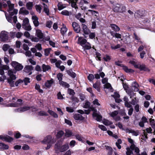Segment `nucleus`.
Masks as SVG:
<instances>
[{
	"mask_svg": "<svg viewBox=\"0 0 155 155\" xmlns=\"http://www.w3.org/2000/svg\"><path fill=\"white\" fill-rule=\"evenodd\" d=\"M18 10H7V12H4L7 21L9 22L12 23L13 20L14 23H16L17 21V17L14 15L12 17V16L17 13Z\"/></svg>",
	"mask_w": 155,
	"mask_h": 155,
	"instance_id": "1",
	"label": "nucleus"
},
{
	"mask_svg": "<svg viewBox=\"0 0 155 155\" xmlns=\"http://www.w3.org/2000/svg\"><path fill=\"white\" fill-rule=\"evenodd\" d=\"M56 141L55 138L51 135H48L45 137L41 142L47 145V147H45V149L47 150L50 148Z\"/></svg>",
	"mask_w": 155,
	"mask_h": 155,
	"instance_id": "2",
	"label": "nucleus"
},
{
	"mask_svg": "<svg viewBox=\"0 0 155 155\" xmlns=\"http://www.w3.org/2000/svg\"><path fill=\"white\" fill-rule=\"evenodd\" d=\"M128 140L131 143V145L130 148L127 147L126 149L127 152H126L127 155H131L132 153V150H134L135 153L140 152V150L139 148L136 147L134 143L133 140L130 138H128Z\"/></svg>",
	"mask_w": 155,
	"mask_h": 155,
	"instance_id": "3",
	"label": "nucleus"
},
{
	"mask_svg": "<svg viewBox=\"0 0 155 155\" xmlns=\"http://www.w3.org/2000/svg\"><path fill=\"white\" fill-rule=\"evenodd\" d=\"M54 148L56 151L59 150L61 152H63L67 150L69 147L68 144H66L60 147L58 143H56L55 145Z\"/></svg>",
	"mask_w": 155,
	"mask_h": 155,
	"instance_id": "4",
	"label": "nucleus"
},
{
	"mask_svg": "<svg viewBox=\"0 0 155 155\" xmlns=\"http://www.w3.org/2000/svg\"><path fill=\"white\" fill-rule=\"evenodd\" d=\"M9 37V33L5 31H2L0 33V40L2 41H5L8 40Z\"/></svg>",
	"mask_w": 155,
	"mask_h": 155,
	"instance_id": "5",
	"label": "nucleus"
},
{
	"mask_svg": "<svg viewBox=\"0 0 155 155\" xmlns=\"http://www.w3.org/2000/svg\"><path fill=\"white\" fill-rule=\"evenodd\" d=\"M11 65L15 70L16 71H21L23 68V66L21 64L16 61H12Z\"/></svg>",
	"mask_w": 155,
	"mask_h": 155,
	"instance_id": "6",
	"label": "nucleus"
},
{
	"mask_svg": "<svg viewBox=\"0 0 155 155\" xmlns=\"http://www.w3.org/2000/svg\"><path fill=\"white\" fill-rule=\"evenodd\" d=\"M143 133L142 135L141 139L143 140H146L147 139V133L150 134L152 133V129L150 127L147 128L146 130H143Z\"/></svg>",
	"mask_w": 155,
	"mask_h": 155,
	"instance_id": "7",
	"label": "nucleus"
},
{
	"mask_svg": "<svg viewBox=\"0 0 155 155\" xmlns=\"http://www.w3.org/2000/svg\"><path fill=\"white\" fill-rule=\"evenodd\" d=\"M113 10H124L126 9V7L123 5L119 3H114L113 4L112 6Z\"/></svg>",
	"mask_w": 155,
	"mask_h": 155,
	"instance_id": "8",
	"label": "nucleus"
},
{
	"mask_svg": "<svg viewBox=\"0 0 155 155\" xmlns=\"http://www.w3.org/2000/svg\"><path fill=\"white\" fill-rule=\"evenodd\" d=\"M0 140H1L4 141H5L8 142H11L12 141L13 139L12 138L9 137L7 135H0Z\"/></svg>",
	"mask_w": 155,
	"mask_h": 155,
	"instance_id": "9",
	"label": "nucleus"
},
{
	"mask_svg": "<svg viewBox=\"0 0 155 155\" xmlns=\"http://www.w3.org/2000/svg\"><path fill=\"white\" fill-rule=\"evenodd\" d=\"M34 68L31 65H27L25 67L24 71L28 75H31L32 73V71L33 70Z\"/></svg>",
	"mask_w": 155,
	"mask_h": 155,
	"instance_id": "10",
	"label": "nucleus"
},
{
	"mask_svg": "<svg viewBox=\"0 0 155 155\" xmlns=\"http://www.w3.org/2000/svg\"><path fill=\"white\" fill-rule=\"evenodd\" d=\"M102 122L106 126H110V127L111 128L114 129L115 128L114 125H113V122L109 120L104 119L103 120Z\"/></svg>",
	"mask_w": 155,
	"mask_h": 155,
	"instance_id": "11",
	"label": "nucleus"
},
{
	"mask_svg": "<svg viewBox=\"0 0 155 155\" xmlns=\"http://www.w3.org/2000/svg\"><path fill=\"white\" fill-rule=\"evenodd\" d=\"M118 112L117 111L115 110L113 112H110L109 114L111 117L116 121L119 120H120V117L119 116H117L118 114Z\"/></svg>",
	"mask_w": 155,
	"mask_h": 155,
	"instance_id": "12",
	"label": "nucleus"
},
{
	"mask_svg": "<svg viewBox=\"0 0 155 155\" xmlns=\"http://www.w3.org/2000/svg\"><path fill=\"white\" fill-rule=\"evenodd\" d=\"M81 26L82 28V31L84 33L83 35L86 38L85 35H88L90 33V31L87 28V26L84 24L82 25Z\"/></svg>",
	"mask_w": 155,
	"mask_h": 155,
	"instance_id": "13",
	"label": "nucleus"
},
{
	"mask_svg": "<svg viewBox=\"0 0 155 155\" xmlns=\"http://www.w3.org/2000/svg\"><path fill=\"white\" fill-rule=\"evenodd\" d=\"M125 130L127 133H131L133 136H137L139 134V131L138 130H134L131 129L127 128Z\"/></svg>",
	"mask_w": 155,
	"mask_h": 155,
	"instance_id": "14",
	"label": "nucleus"
},
{
	"mask_svg": "<svg viewBox=\"0 0 155 155\" xmlns=\"http://www.w3.org/2000/svg\"><path fill=\"white\" fill-rule=\"evenodd\" d=\"M77 37H78V43L80 44V45L83 47L87 43V40L83 38L82 37H79L78 36H77Z\"/></svg>",
	"mask_w": 155,
	"mask_h": 155,
	"instance_id": "15",
	"label": "nucleus"
},
{
	"mask_svg": "<svg viewBox=\"0 0 155 155\" xmlns=\"http://www.w3.org/2000/svg\"><path fill=\"white\" fill-rule=\"evenodd\" d=\"M30 107H29L25 106L18 108L15 110V111L16 112L21 113L29 110Z\"/></svg>",
	"mask_w": 155,
	"mask_h": 155,
	"instance_id": "16",
	"label": "nucleus"
},
{
	"mask_svg": "<svg viewBox=\"0 0 155 155\" xmlns=\"http://www.w3.org/2000/svg\"><path fill=\"white\" fill-rule=\"evenodd\" d=\"M72 26L75 32L77 33L80 32V28L78 24L75 22H74L72 23Z\"/></svg>",
	"mask_w": 155,
	"mask_h": 155,
	"instance_id": "17",
	"label": "nucleus"
},
{
	"mask_svg": "<svg viewBox=\"0 0 155 155\" xmlns=\"http://www.w3.org/2000/svg\"><path fill=\"white\" fill-rule=\"evenodd\" d=\"M93 116L97 121H100L102 120V117L100 114H98L97 112V110L94 112L93 114Z\"/></svg>",
	"mask_w": 155,
	"mask_h": 155,
	"instance_id": "18",
	"label": "nucleus"
},
{
	"mask_svg": "<svg viewBox=\"0 0 155 155\" xmlns=\"http://www.w3.org/2000/svg\"><path fill=\"white\" fill-rule=\"evenodd\" d=\"M2 68H0V74L1 75H5V73L4 70H8L9 68L8 66L4 65L2 66Z\"/></svg>",
	"mask_w": 155,
	"mask_h": 155,
	"instance_id": "19",
	"label": "nucleus"
},
{
	"mask_svg": "<svg viewBox=\"0 0 155 155\" xmlns=\"http://www.w3.org/2000/svg\"><path fill=\"white\" fill-rule=\"evenodd\" d=\"M8 74L9 77V78L8 79L12 80H15L16 79V77L15 75L14 74L13 71L12 70H9L8 71Z\"/></svg>",
	"mask_w": 155,
	"mask_h": 155,
	"instance_id": "20",
	"label": "nucleus"
},
{
	"mask_svg": "<svg viewBox=\"0 0 155 155\" xmlns=\"http://www.w3.org/2000/svg\"><path fill=\"white\" fill-rule=\"evenodd\" d=\"M22 100L21 99H18L17 102L15 103H12L11 104L10 106L13 107H19L21 106L22 104Z\"/></svg>",
	"mask_w": 155,
	"mask_h": 155,
	"instance_id": "21",
	"label": "nucleus"
},
{
	"mask_svg": "<svg viewBox=\"0 0 155 155\" xmlns=\"http://www.w3.org/2000/svg\"><path fill=\"white\" fill-rule=\"evenodd\" d=\"M137 68L139 69L140 71H149V70L146 67L145 65L140 64H139L138 67Z\"/></svg>",
	"mask_w": 155,
	"mask_h": 155,
	"instance_id": "22",
	"label": "nucleus"
},
{
	"mask_svg": "<svg viewBox=\"0 0 155 155\" xmlns=\"http://www.w3.org/2000/svg\"><path fill=\"white\" fill-rule=\"evenodd\" d=\"M35 35L39 39H42L43 38V34L40 30H36Z\"/></svg>",
	"mask_w": 155,
	"mask_h": 155,
	"instance_id": "23",
	"label": "nucleus"
},
{
	"mask_svg": "<svg viewBox=\"0 0 155 155\" xmlns=\"http://www.w3.org/2000/svg\"><path fill=\"white\" fill-rule=\"evenodd\" d=\"M54 82V81L53 79L48 80L45 83V86L49 88L51 86Z\"/></svg>",
	"mask_w": 155,
	"mask_h": 155,
	"instance_id": "24",
	"label": "nucleus"
},
{
	"mask_svg": "<svg viewBox=\"0 0 155 155\" xmlns=\"http://www.w3.org/2000/svg\"><path fill=\"white\" fill-rule=\"evenodd\" d=\"M32 19L35 26L36 27L38 26L39 25L38 18L35 16H33L32 17Z\"/></svg>",
	"mask_w": 155,
	"mask_h": 155,
	"instance_id": "25",
	"label": "nucleus"
},
{
	"mask_svg": "<svg viewBox=\"0 0 155 155\" xmlns=\"http://www.w3.org/2000/svg\"><path fill=\"white\" fill-rule=\"evenodd\" d=\"M74 119L76 120H83L84 119L83 117L81 114H75L74 116Z\"/></svg>",
	"mask_w": 155,
	"mask_h": 155,
	"instance_id": "26",
	"label": "nucleus"
},
{
	"mask_svg": "<svg viewBox=\"0 0 155 155\" xmlns=\"http://www.w3.org/2000/svg\"><path fill=\"white\" fill-rule=\"evenodd\" d=\"M57 6L58 10H62L66 8L67 5L66 4H63L61 2H60L58 3Z\"/></svg>",
	"mask_w": 155,
	"mask_h": 155,
	"instance_id": "27",
	"label": "nucleus"
},
{
	"mask_svg": "<svg viewBox=\"0 0 155 155\" xmlns=\"http://www.w3.org/2000/svg\"><path fill=\"white\" fill-rule=\"evenodd\" d=\"M138 84L136 82H134L132 84V87L135 91H137L139 90Z\"/></svg>",
	"mask_w": 155,
	"mask_h": 155,
	"instance_id": "28",
	"label": "nucleus"
},
{
	"mask_svg": "<svg viewBox=\"0 0 155 155\" xmlns=\"http://www.w3.org/2000/svg\"><path fill=\"white\" fill-rule=\"evenodd\" d=\"M42 68L43 72H46L51 69L50 66L48 65L43 64L42 66Z\"/></svg>",
	"mask_w": 155,
	"mask_h": 155,
	"instance_id": "29",
	"label": "nucleus"
},
{
	"mask_svg": "<svg viewBox=\"0 0 155 155\" xmlns=\"http://www.w3.org/2000/svg\"><path fill=\"white\" fill-rule=\"evenodd\" d=\"M8 146L3 143L0 142V149L3 150H7L8 149Z\"/></svg>",
	"mask_w": 155,
	"mask_h": 155,
	"instance_id": "30",
	"label": "nucleus"
},
{
	"mask_svg": "<svg viewBox=\"0 0 155 155\" xmlns=\"http://www.w3.org/2000/svg\"><path fill=\"white\" fill-rule=\"evenodd\" d=\"M129 63L132 64L135 68H137L138 67L139 63H137V61L134 60H131L130 61Z\"/></svg>",
	"mask_w": 155,
	"mask_h": 155,
	"instance_id": "31",
	"label": "nucleus"
},
{
	"mask_svg": "<svg viewBox=\"0 0 155 155\" xmlns=\"http://www.w3.org/2000/svg\"><path fill=\"white\" fill-rule=\"evenodd\" d=\"M110 27L114 30L116 31H119L120 30V28L115 24H111Z\"/></svg>",
	"mask_w": 155,
	"mask_h": 155,
	"instance_id": "32",
	"label": "nucleus"
},
{
	"mask_svg": "<svg viewBox=\"0 0 155 155\" xmlns=\"http://www.w3.org/2000/svg\"><path fill=\"white\" fill-rule=\"evenodd\" d=\"M123 68V70L127 73H133L134 71L133 70L128 68L126 66H124Z\"/></svg>",
	"mask_w": 155,
	"mask_h": 155,
	"instance_id": "33",
	"label": "nucleus"
},
{
	"mask_svg": "<svg viewBox=\"0 0 155 155\" xmlns=\"http://www.w3.org/2000/svg\"><path fill=\"white\" fill-rule=\"evenodd\" d=\"M48 112L54 118H57L58 117V114L53 111L50 110H48Z\"/></svg>",
	"mask_w": 155,
	"mask_h": 155,
	"instance_id": "34",
	"label": "nucleus"
},
{
	"mask_svg": "<svg viewBox=\"0 0 155 155\" xmlns=\"http://www.w3.org/2000/svg\"><path fill=\"white\" fill-rule=\"evenodd\" d=\"M100 83L98 82H96L93 84V87L96 89L99 92L100 90Z\"/></svg>",
	"mask_w": 155,
	"mask_h": 155,
	"instance_id": "35",
	"label": "nucleus"
},
{
	"mask_svg": "<svg viewBox=\"0 0 155 155\" xmlns=\"http://www.w3.org/2000/svg\"><path fill=\"white\" fill-rule=\"evenodd\" d=\"M7 5L9 7V10H13L14 8V5L11 3L10 1H8L7 2Z\"/></svg>",
	"mask_w": 155,
	"mask_h": 155,
	"instance_id": "36",
	"label": "nucleus"
},
{
	"mask_svg": "<svg viewBox=\"0 0 155 155\" xmlns=\"http://www.w3.org/2000/svg\"><path fill=\"white\" fill-rule=\"evenodd\" d=\"M65 135L68 137H70L72 136H74V135H73V133L71 131L68 130H65Z\"/></svg>",
	"mask_w": 155,
	"mask_h": 155,
	"instance_id": "37",
	"label": "nucleus"
},
{
	"mask_svg": "<svg viewBox=\"0 0 155 155\" xmlns=\"http://www.w3.org/2000/svg\"><path fill=\"white\" fill-rule=\"evenodd\" d=\"M150 125L154 129V132H155V120L154 119L152 118H150Z\"/></svg>",
	"mask_w": 155,
	"mask_h": 155,
	"instance_id": "38",
	"label": "nucleus"
},
{
	"mask_svg": "<svg viewBox=\"0 0 155 155\" xmlns=\"http://www.w3.org/2000/svg\"><path fill=\"white\" fill-rule=\"evenodd\" d=\"M83 48L84 49L89 50L91 48V44L89 42H87V43L83 46Z\"/></svg>",
	"mask_w": 155,
	"mask_h": 155,
	"instance_id": "39",
	"label": "nucleus"
},
{
	"mask_svg": "<svg viewBox=\"0 0 155 155\" xmlns=\"http://www.w3.org/2000/svg\"><path fill=\"white\" fill-rule=\"evenodd\" d=\"M59 84L62 86L68 88L69 87V85L66 82H64L63 81H60Z\"/></svg>",
	"mask_w": 155,
	"mask_h": 155,
	"instance_id": "40",
	"label": "nucleus"
},
{
	"mask_svg": "<svg viewBox=\"0 0 155 155\" xmlns=\"http://www.w3.org/2000/svg\"><path fill=\"white\" fill-rule=\"evenodd\" d=\"M67 72L68 74L73 78H75L76 76L74 72H72L71 71L67 70Z\"/></svg>",
	"mask_w": 155,
	"mask_h": 155,
	"instance_id": "41",
	"label": "nucleus"
},
{
	"mask_svg": "<svg viewBox=\"0 0 155 155\" xmlns=\"http://www.w3.org/2000/svg\"><path fill=\"white\" fill-rule=\"evenodd\" d=\"M111 96L114 98L116 102H117V100L116 99V98H119L120 97L119 94L115 92L114 94L111 95ZM120 101V100H119L117 102H119Z\"/></svg>",
	"mask_w": 155,
	"mask_h": 155,
	"instance_id": "42",
	"label": "nucleus"
},
{
	"mask_svg": "<svg viewBox=\"0 0 155 155\" xmlns=\"http://www.w3.org/2000/svg\"><path fill=\"white\" fill-rule=\"evenodd\" d=\"M67 28L66 27L63 25V27L61 29V33L62 35H64L67 32Z\"/></svg>",
	"mask_w": 155,
	"mask_h": 155,
	"instance_id": "43",
	"label": "nucleus"
},
{
	"mask_svg": "<svg viewBox=\"0 0 155 155\" xmlns=\"http://www.w3.org/2000/svg\"><path fill=\"white\" fill-rule=\"evenodd\" d=\"M30 39L32 41L35 42H38L39 40V39L38 37L37 38L34 36H31L30 38Z\"/></svg>",
	"mask_w": 155,
	"mask_h": 155,
	"instance_id": "44",
	"label": "nucleus"
},
{
	"mask_svg": "<svg viewBox=\"0 0 155 155\" xmlns=\"http://www.w3.org/2000/svg\"><path fill=\"white\" fill-rule=\"evenodd\" d=\"M26 7L28 10H31L33 7V4L32 2H29L26 4Z\"/></svg>",
	"mask_w": 155,
	"mask_h": 155,
	"instance_id": "45",
	"label": "nucleus"
},
{
	"mask_svg": "<svg viewBox=\"0 0 155 155\" xmlns=\"http://www.w3.org/2000/svg\"><path fill=\"white\" fill-rule=\"evenodd\" d=\"M63 77V74L62 73H59L57 74V77L59 81V82H60V81H62Z\"/></svg>",
	"mask_w": 155,
	"mask_h": 155,
	"instance_id": "46",
	"label": "nucleus"
},
{
	"mask_svg": "<svg viewBox=\"0 0 155 155\" xmlns=\"http://www.w3.org/2000/svg\"><path fill=\"white\" fill-rule=\"evenodd\" d=\"M8 82L11 87H13L14 86V82L13 81L14 80L10 79H8Z\"/></svg>",
	"mask_w": 155,
	"mask_h": 155,
	"instance_id": "47",
	"label": "nucleus"
},
{
	"mask_svg": "<svg viewBox=\"0 0 155 155\" xmlns=\"http://www.w3.org/2000/svg\"><path fill=\"white\" fill-rule=\"evenodd\" d=\"M51 48H48L45 49V54L46 56H48L49 55L51 51Z\"/></svg>",
	"mask_w": 155,
	"mask_h": 155,
	"instance_id": "48",
	"label": "nucleus"
},
{
	"mask_svg": "<svg viewBox=\"0 0 155 155\" xmlns=\"http://www.w3.org/2000/svg\"><path fill=\"white\" fill-rule=\"evenodd\" d=\"M122 143L121 140L120 139H118L117 140V142L116 143V144L118 148L119 149H120L121 148V146L120 145V144H121Z\"/></svg>",
	"mask_w": 155,
	"mask_h": 155,
	"instance_id": "49",
	"label": "nucleus"
},
{
	"mask_svg": "<svg viewBox=\"0 0 155 155\" xmlns=\"http://www.w3.org/2000/svg\"><path fill=\"white\" fill-rule=\"evenodd\" d=\"M61 14L63 15L68 16L71 15V13L67 10H63L61 12Z\"/></svg>",
	"mask_w": 155,
	"mask_h": 155,
	"instance_id": "50",
	"label": "nucleus"
},
{
	"mask_svg": "<svg viewBox=\"0 0 155 155\" xmlns=\"http://www.w3.org/2000/svg\"><path fill=\"white\" fill-rule=\"evenodd\" d=\"M29 20L27 18H25L23 21V23L22 24V27L29 24Z\"/></svg>",
	"mask_w": 155,
	"mask_h": 155,
	"instance_id": "51",
	"label": "nucleus"
},
{
	"mask_svg": "<svg viewBox=\"0 0 155 155\" xmlns=\"http://www.w3.org/2000/svg\"><path fill=\"white\" fill-rule=\"evenodd\" d=\"M64 132L62 131H60L56 135L57 137L58 138H60L64 134Z\"/></svg>",
	"mask_w": 155,
	"mask_h": 155,
	"instance_id": "52",
	"label": "nucleus"
},
{
	"mask_svg": "<svg viewBox=\"0 0 155 155\" xmlns=\"http://www.w3.org/2000/svg\"><path fill=\"white\" fill-rule=\"evenodd\" d=\"M22 27L25 30L27 31H29L31 30V26L29 24L25 25Z\"/></svg>",
	"mask_w": 155,
	"mask_h": 155,
	"instance_id": "53",
	"label": "nucleus"
},
{
	"mask_svg": "<svg viewBox=\"0 0 155 155\" xmlns=\"http://www.w3.org/2000/svg\"><path fill=\"white\" fill-rule=\"evenodd\" d=\"M103 58L104 61L107 62L110 61L111 59L110 57L107 55H106L104 56L103 57Z\"/></svg>",
	"mask_w": 155,
	"mask_h": 155,
	"instance_id": "54",
	"label": "nucleus"
},
{
	"mask_svg": "<svg viewBox=\"0 0 155 155\" xmlns=\"http://www.w3.org/2000/svg\"><path fill=\"white\" fill-rule=\"evenodd\" d=\"M71 7L75 9L78 8L76 4V2H74L72 1H71Z\"/></svg>",
	"mask_w": 155,
	"mask_h": 155,
	"instance_id": "55",
	"label": "nucleus"
},
{
	"mask_svg": "<svg viewBox=\"0 0 155 155\" xmlns=\"http://www.w3.org/2000/svg\"><path fill=\"white\" fill-rule=\"evenodd\" d=\"M138 100L135 97L131 101V104L132 105H134L138 103Z\"/></svg>",
	"mask_w": 155,
	"mask_h": 155,
	"instance_id": "56",
	"label": "nucleus"
},
{
	"mask_svg": "<svg viewBox=\"0 0 155 155\" xmlns=\"http://www.w3.org/2000/svg\"><path fill=\"white\" fill-rule=\"evenodd\" d=\"M98 127L101 129L102 130L104 131H107V128L106 127L102 125H99L98 126Z\"/></svg>",
	"mask_w": 155,
	"mask_h": 155,
	"instance_id": "57",
	"label": "nucleus"
},
{
	"mask_svg": "<svg viewBox=\"0 0 155 155\" xmlns=\"http://www.w3.org/2000/svg\"><path fill=\"white\" fill-rule=\"evenodd\" d=\"M52 22L51 21H48L46 23V26L49 28H51Z\"/></svg>",
	"mask_w": 155,
	"mask_h": 155,
	"instance_id": "58",
	"label": "nucleus"
},
{
	"mask_svg": "<svg viewBox=\"0 0 155 155\" xmlns=\"http://www.w3.org/2000/svg\"><path fill=\"white\" fill-rule=\"evenodd\" d=\"M35 88L39 92L42 93L43 91L42 89H40V87L39 85L36 84L35 86Z\"/></svg>",
	"mask_w": 155,
	"mask_h": 155,
	"instance_id": "59",
	"label": "nucleus"
},
{
	"mask_svg": "<svg viewBox=\"0 0 155 155\" xmlns=\"http://www.w3.org/2000/svg\"><path fill=\"white\" fill-rule=\"evenodd\" d=\"M104 86V88H108L110 89H111L112 88L111 85L109 83H106Z\"/></svg>",
	"mask_w": 155,
	"mask_h": 155,
	"instance_id": "60",
	"label": "nucleus"
},
{
	"mask_svg": "<svg viewBox=\"0 0 155 155\" xmlns=\"http://www.w3.org/2000/svg\"><path fill=\"white\" fill-rule=\"evenodd\" d=\"M58 98L60 100H62L64 99L63 95L61 94L60 92H58L57 94Z\"/></svg>",
	"mask_w": 155,
	"mask_h": 155,
	"instance_id": "61",
	"label": "nucleus"
},
{
	"mask_svg": "<svg viewBox=\"0 0 155 155\" xmlns=\"http://www.w3.org/2000/svg\"><path fill=\"white\" fill-rule=\"evenodd\" d=\"M88 79L90 81H92L94 78V75L91 74H90L87 77Z\"/></svg>",
	"mask_w": 155,
	"mask_h": 155,
	"instance_id": "62",
	"label": "nucleus"
},
{
	"mask_svg": "<svg viewBox=\"0 0 155 155\" xmlns=\"http://www.w3.org/2000/svg\"><path fill=\"white\" fill-rule=\"evenodd\" d=\"M35 48L39 51L41 50L42 49L41 45L40 44H37L35 46Z\"/></svg>",
	"mask_w": 155,
	"mask_h": 155,
	"instance_id": "63",
	"label": "nucleus"
},
{
	"mask_svg": "<svg viewBox=\"0 0 155 155\" xmlns=\"http://www.w3.org/2000/svg\"><path fill=\"white\" fill-rule=\"evenodd\" d=\"M9 48V46L7 44H4L3 47V49L5 51H7Z\"/></svg>",
	"mask_w": 155,
	"mask_h": 155,
	"instance_id": "64",
	"label": "nucleus"
}]
</instances>
